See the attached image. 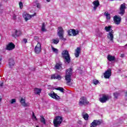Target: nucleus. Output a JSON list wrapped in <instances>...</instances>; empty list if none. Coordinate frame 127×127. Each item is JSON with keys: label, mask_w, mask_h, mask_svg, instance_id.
I'll list each match as a JSON object with an SVG mask.
<instances>
[{"label": "nucleus", "mask_w": 127, "mask_h": 127, "mask_svg": "<svg viewBox=\"0 0 127 127\" xmlns=\"http://www.w3.org/2000/svg\"><path fill=\"white\" fill-rule=\"evenodd\" d=\"M98 37H102L103 36V33L102 32L98 33Z\"/></svg>", "instance_id": "nucleus-41"}, {"label": "nucleus", "mask_w": 127, "mask_h": 127, "mask_svg": "<svg viewBox=\"0 0 127 127\" xmlns=\"http://www.w3.org/2000/svg\"><path fill=\"white\" fill-rule=\"evenodd\" d=\"M20 35H21V31L16 29L15 30V33L12 34V37H14V38L18 37V36H20Z\"/></svg>", "instance_id": "nucleus-16"}, {"label": "nucleus", "mask_w": 127, "mask_h": 127, "mask_svg": "<svg viewBox=\"0 0 127 127\" xmlns=\"http://www.w3.org/2000/svg\"><path fill=\"white\" fill-rule=\"evenodd\" d=\"M73 74V69L70 67L66 70L65 79L68 84L71 82V76Z\"/></svg>", "instance_id": "nucleus-2"}, {"label": "nucleus", "mask_w": 127, "mask_h": 127, "mask_svg": "<svg viewBox=\"0 0 127 127\" xmlns=\"http://www.w3.org/2000/svg\"><path fill=\"white\" fill-rule=\"evenodd\" d=\"M56 90H57L58 91H60V92H61V93H64V88H63L62 87L57 88H56Z\"/></svg>", "instance_id": "nucleus-31"}, {"label": "nucleus", "mask_w": 127, "mask_h": 127, "mask_svg": "<svg viewBox=\"0 0 127 127\" xmlns=\"http://www.w3.org/2000/svg\"><path fill=\"white\" fill-rule=\"evenodd\" d=\"M126 3H123L122 4L120 7V10L119 14L123 16L125 13H126V9L127 8V7L126 6Z\"/></svg>", "instance_id": "nucleus-8"}, {"label": "nucleus", "mask_w": 127, "mask_h": 127, "mask_svg": "<svg viewBox=\"0 0 127 127\" xmlns=\"http://www.w3.org/2000/svg\"><path fill=\"white\" fill-rule=\"evenodd\" d=\"M51 47H52V50L54 52H55V53H56L57 54H58V49L53 47V46H51Z\"/></svg>", "instance_id": "nucleus-32"}, {"label": "nucleus", "mask_w": 127, "mask_h": 127, "mask_svg": "<svg viewBox=\"0 0 127 127\" xmlns=\"http://www.w3.org/2000/svg\"><path fill=\"white\" fill-rule=\"evenodd\" d=\"M62 122H63V118L61 116H57L54 119L53 124L55 127H60V125L62 124Z\"/></svg>", "instance_id": "nucleus-3"}, {"label": "nucleus", "mask_w": 127, "mask_h": 127, "mask_svg": "<svg viewBox=\"0 0 127 127\" xmlns=\"http://www.w3.org/2000/svg\"><path fill=\"white\" fill-rule=\"evenodd\" d=\"M2 6V4L0 3V13H2L3 9L0 8Z\"/></svg>", "instance_id": "nucleus-39"}, {"label": "nucleus", "mask_w": 127, "mask_h": 127, "mask_svg": "<svg viewBox=\"0 0 127 127\" xmlns=\"http://www.w3.org/2000/svg\"><path fill=\"white\" fill-rule=\"evenodd\" d=\"M79 105H80V106H83V105H89V101L87 100L86 97L82 96L80 99Z\"/></svg>", "instance_id": "nucleus-7"}, {"label": "nucleus", "mask_w": 127, "mask_h": 127, "mask_svg": "<svg viewBox=\"0 0 127 127\" xmlns=\"http://www.w3.org/2000/svg\"><path fill=\"white\" fill-rule=\"evenodd\" d=\"M42 90V89L41 88H35L34 91L36 95H40Z\"/></svg>", "instance_id": "nucleus-24"}, {"label": "nucleus", "mask_w": 127, "mask_h": 127, "mask_svg": "<svg viewBox=\"0 0 127 127\" xmlns=\"http://www.w3.org/2000/svg\"><path fill=\"white\" fill-rule=\"evenodd\" d=\"M51 79L52 80H53V79H57L58 80H61V79H62V77L60 75L55 73L51 75Z\"/></svg>", "instance_id": "nucleus-17"}, {"label": "nucleus", "mask_w": 127, "mask_h": 127, "mask_svg": "<svg viewBox=\"0 0 127 127\" xmlns=\"http://www.w3.org/2000/svg\"><path fill=\"white\" fill-rule=\"evenodd\" d=\"M25 102H26L25 99H23V98L22 97L20 101V102L21 103L22 106L25 107H29V103H26Z\"/></svg>", "instance_id": "nucleus-19"}, {"label": "nucleus", "mask_w": 127, "mask_h": 127, "mask_svg": "<svg viewBox=\"0 0 127 127\" xmlns=\"http://www.w3.org/2000/svg\"><path fill=\"white\" fill-rule=\"evenodd\" d=\"M40 122L42 123V124H43V125H46V120H45V118H44V116L43 115H42L40 116Z\"/></svg>", "instance_id": "nucleus-26"}, {"label": "nucleus", "mask_w": 127, "mask_h": 127, "mask_svg": "<svg viewBox=\"0 0 127 127\" xmlns=\"http://www.w3.org/2000/svg\"><path fill=\"white\" fill-rule=\"evenodd\" d=\"M62 57L64 60L65 63L69 64L70 62H71V57H70L69 52H68L67 50H64L62 52Z\"/></svg>", "instance_id": "nucleus-1"}, {"label": "nucleus", "mask_w": 127, "mask_h": 127, "mask_svg": "<svg viewBox=\"0 0 127 127\" xmlns=\"http://www.w3.org/2000/svg\"><path fill=\"white\" fill-rule=\"evenodd\" d=\"M80 53H81V47H78L75 50L74 55L76 58H78L80 56Z\"/></svg>", "instance_id": "nucleus-18"}, {"label": "nucleus", "mask_w": 127, "mask_h": 127, "mask_svg": "<svg viewBox=\"0 0 127 127\" xmlns=\"http://www.w3.org/2000/svg\"><path fill=\"white\" fill-rule=\"evenodd\" d=\"M35 53L36 54H39L41 52V44L40 43L38 42L37 45L35 47Z\"/></svg>", "instance_id": "nucleus-13"}, {"label": "nucleus", "mask_w": 127, "mask_h": 127, "mask_svg": "<svg viewBox=\"0 0 127 127\" xmlns=\"http://www.w3.org/2000/svg\"><path fill=\"white\" fill-rule=\"evenodd\" d=\"M82 117L85 121H88L89 120V115L87 113L84 115H82Z\"/></svg>", "instance_id": "nucleus-29"}, {"label": "nucleus", "mask_w": 127, "mask_h": 127, "mask_svg": "<svg viewBox=\"0 0 127 127\" xmlns=\"http://www.w3.org/2000/svg\"><path fill=\"white\" fill-rule=\"evenodd\" d=\"M110 99H112V97L110 95L103 94L102 95V97L99 98V101L101 103L104 104V103L108 102Z\"/></svg>", "instance_id": "nucleus-5"}, {"label": "nucleus", "mask_w": 127, "mask_h": 127, "mask_svg": "<svg viewBox=\"0 0 127 127\" xmlns=\"http://www.w3.org/2000/svg\"><path fill=\"white\" fill-rule=\"evenodd\" d=\"M102 124V121L100 120H94L93 122L91 124L90 127H96L98 126H100Z\"/></svg>", "instance_id": "nucleus-12"}, {"label": "nucleus", "mask_w": 127, "mask_h": 127, "mask_svg": "<svg viewBox=\"0 0 127 127\" xmlns=\"http://www.w3.org/2000/svg\"><path fill=\"white\" fill-rule=\"evenodd\" d=\"M107 60L110 62H112V61H115V60H116V57L112 56L111 55H108L107 56Z\"/></svg>", "instance_id": "nucleus-22"}, {"label": "nucleus", "mask_w": 127, "mask_h": 127, "mask_svg": "<svg viewBox=\"0 0 127 127\" xmlns=\"http://www.w3.org/2000/svg\"><path fill=\"white\" fill-rule=\"evenodd\" d=\"M107 38L110 41L114 42V30H111V31L107 34Z\"/></svg>", "instance_id": "nucleus-14"}, {"label": "nucleus", "mask_w": 127, "mask_h": 127, "mask_svg": "<svg viewBox=\"0 0 127 127\" xmlns=\"http://www.w3.org/2000/svg\"><path fill=\"white\" fill-rule=\"evenodd\" d=\"M14 48H15V45L12 42H10L6 45L5 50L10 51L13 50Z\"/></svg>", "instance_id": "nucleus-11"}, {"label": "nucleus", "mask_w": 127, "mask_h": 127, "mask_svg": "<svg viewBox=\"0 0 127 127\" xmlns=\"http://www.w3.org/2000/svg\"><path fill=\"white\" fill-rule=\"evenodd\" d=\"M1 60H2V58H0V65L1 64Z\"/></svg>", "instance_id": "nucleus-48"}, {"label": "nucleus", "mask_w": 127, "mask_h": 127, "mask_svg": "<svg viewBox=\"0 0 127 127\" xmlns=\"http://www.w3.org/2000/svg\"><path fill=\"white\" fill-rule=\"evenodd\" d=\"M55 68H56L57 70H62V64L57 63L55 66Z\"/></svg>", "instance_id": "nucleus-23"}, {"label": "nucleus", "mask_w": 127, "mask_h": 127, "mask_svg": "<svg viewBox=\"0 0 127 127\" xmlns=\"http://www.w3.org/2000/svg\"><path fill=\"white\" fill-rule=\"evenodd\" d=\"M104 15L106 16V18L108 19V20H110V19H111V14H110V13H109L108 12H105L104 13Z\"/></svg>", "instance_id": "nucleus-27"}, {"label": "nucleus", "mask_w": 127, "mask_h": 127, "mask_svg": "<svg viewBox=\"0 0 127 127\" xmlns=\"http://www.w3.org/2000/svg\"><path fill=\"white\" fill-rule=\"evenodd\" d=\"M19 7L20 8H22L23 7V4L22 3V2L20 1L19 3Z\"/></svg>", "instance_id": "nucleus-38"}, {"label": "nucleus", "mask_w": 127, "mask_h": 127, "mask_svg": "<svg viewBox=\"0 0 127 127\" xmlns=\"http://www.w3.org/2000/svg\"><path fill=\"white\" fill-rule=\"evenodd\" d=\"M13 18L14 20L16 19V16L15 14H14V15L13 16Z\"/></svg>", "instance_id": "nucleus-47"}, {"label": "nucleus", "mask_w": 127, "mask_h": 127, "mask_svg": "<svg viewBox=\"0 0 127 127\" xmlns=\"http://www.w3.org/2000/svg\"><path fill=\"white\" fill-rule=\"evenodd\" d=\"M49 95L51 96L52 99H54L55 100H56V101H59V100H61V98L57 94H56L54 92H51L49 94Z\"/></svg>", "instance_id": "nucleus-9"}, {"label": "nucleus", "mask_w": 127, "mask_h": 127, "mask_svg": "<svg viewBox=\"0 0 127 127\" xmlns=\"http://www.w3.org/2000/svg\"><path fill=\"white\" fill-rule=\"evenodd\" d=\"M93 4L94 5L93 9L94 10H96L97 9V7H98L99 5H100V2L99 1V0H94L93 2Z\"/></svg>", "instance_id": "nucleus-20"}, {"label": "nucleus", "mask_w": 127, "mask_h": 127, "mask_svg": "<svg viewBox=\"0 0 127 127\" xmlns=\"http://www.w3.org/2000/svg\"><path fill=\"white\" fill-rule=\"evenodd\" d=\"M53 41L54 44H58V43H59V40L53 39Z\"/></svg>", "instance_id": "nucleus-34"}, {"label": "nucleus", "mask_w": 127, "mask_h": 127, "mask_svg": "<svg viewBox=\"0 0 127 127\" xmlns=\"http://www.w3.org/2000/svg\"><path fill=\"white\" fill-rule=\"evenodd\" d=\"M36 127H39V126H36Z\"/></svg>", "instance_id": "nucleus-50"}, {"label": "nucleus", "mask_w": 127, "mask_h": 127, "mask_svg": "<svg viewBox=\"0 0 127 127\" xmlns=\"http://www.w3.org/2000/svg\"><path fill=\"white\" fill-rule=\"evenodd\" d=\"M120 57H121L122 58H124V57H125V54H121Z\"/></svg>", "instance_id": "nucleus-44"}, {"label": "nucleus", "mask_w": 127, "mask_h": 127, "mask_svg": "<svg viewBox=\"0 0 127 127\" xmlns=\"http://www.w3.org/2000/svg\"><path fill=\"white\" fill-rule=\"evenodd\" d=\"M14 64H15L14 60H13V59H9V62H8V65H9V68H12V67L14 66Z\"/></svg>", "instance_id": "nucleus-21"}, {"label": "nucleus", "mask_w": 127, "mask_h": 127, "mask_svg": "<svg viewBox=\"0 0 127 127\" xmlns=\"http://www.w3.org/2000/svg\"><path fill=\"white\" fill-rule=\"evenodd\" d=\"M58 35L60 38V39L66 41V38H64V30L62 27H59L58 30Z\"/></svg>", "instance_id": "nucleus-4"}, {"label": "nucleus", "mask_w": 127, "mask_h": 127, "mask_svg": "<svg viewBox=\"0 0 127 127\" xmlns=\"http://www.w3.org/2000/svg\"><path fill=\"white\" fill-rule=\"evenodd\" d=\"M114 21L115 24H117V25H119V24L121 23V21H122V18H121V17L115 15L114 17Z\"/></svg>", "instance_id": "nucleus-15"}, {"label": "nucleus", "mask_w": 127, "mask_h": 127, "mask_svg": "<svg viewBox=\"0 0 127 127\" xmlns=\"http://www.w3.org/2000/svg\"><path fill=\"white\" fill-rule=\"evenodd\" d=\"M36 15V13H34L33 15H30L28 13H27L26 12H24L23 14V16L25 20V21H27L29 20L31 18V17H33Z\"/></svg>", "instance_id": "nucleus-6"}, {"label": "nucleus", "mask_w": 127, "mask_h": 127, "mask_svg": "<svg viewBox=\"0 0 127 127\" xmlns=\"http://www.w3.org/2000/svg\"><path fill=\"white\" fill-rule=\"evenodd\" d=\"M41 31L43 32H44V31H46V29H45V23L44 22L42 23Z\"/></svg>", "instance_id": "nucleus-30"}, {"label": "nucleus", "mask_w": 127, "mask_h": 127, "mask_svg": "<svg viewBox=\"0 0 127 127\" xmlns=\"http://www.w3.org/2000/svg\"><path fill=\"white\" fill-rule=\"evenodd\" d=\"M70 31L71 32H72V35L73 36H76V35H78V34H79V31H76V30L74 29H72V30H70Z\"/></svg>", "instance_id": "nucleus-25"}, {"label": "nucleus", "mask_w": 127, "mask_h": 127, "mask_svg": "<svg viewBox=\"0 0 127 127\" xmlns=\"http://www.w3.org/2000/svg\"><path fill=\"white\" fill-rule=\"evenodd\" d=\"M3 86V82H0V87H2Z\"/></svg>", "instance_id": "nucleus-45"}, {"label": "nucleus", "mask_w": 127, "mask_h": 127, "mask_svg": "<svg viewBox=\"0 0 127 127\" xmlns=\"http://www.w3.org/2000/svg\"><path fill=\"white\" fill-rule=\"evenodd\" d=\"M10 104H14V103H16V99H12L10 101Z\"/></svg>", "instance_id": "nucleus-35"}, {"label": "nucleus", "mask_w": 127, "mask_h": 127, "mask_svg": "<svg viewBox=\"0 0 127 127\" xmlns=\"http://www.w3.org/2000/svg\"><path fill=\"white\" fill-rule=\"evenodd\" d=\"M34 39L35 40H38V37H37V36L34 37Z\"/></svg>", "instance_id": "nucleus-46"}, {"label": "nucleus", "mask_w": 127, "mask_h": 127, "mask_svg": "<svg viewBox=\"0 0 127 127\" xmlns=\"http://www.w3.org/2000/svg\"><path fill=\"white\" fill-rule=\"evenodd\" d=\"M93 82L94 85H97V84H99V80L97 79H93Z\"/></svg>", "instance_id": "nucleus-33"}, {"label": "nucleus", "mask_w": 127, "mask_h": 127, "mask_svg": "<svg viewBox=\"0 0 127 127\" xmlns=\"http://www.w3.org/2000/svg\"><path fill=\"white\" fill-rule=\"evenodd\" d=\"M71 30H72V29H70L67 31L68 35L69 36H72V32H71Z\"/></svg>", "instance_id": "nucleus-37"}, {"label": "nucleus", "mask_w": 127, "mask_h": 127, "mask_svg": "<svg viewBox=\"0 0 127 127\" xmlns=\"http://www.w3.org/2000/svg\"><path fill=\"white\" fill-rule=\"evenodd\" d=\"M37 7H38V8H40V4L39 3H37Z\"/></svg>", "instance_id": "nucleus-42"}, {"label": "nucleus", "mask_w": 127, "mask_h": 127, "mask_svg": "<svg viewBox=\"0 0 127 127\" xmlns=\"http://www.w3.org/2000/svg\"><path fill=\"white\" fill-rule=\"evenodd\" d=\"M119 95L120 94L117 92L114 93V97L115 98V99H118V97H119Z\"/></svg>", "instance_id": "nucleus-36"}, {"label": "nucleus", "mask_w": 127, "mask_h": 127, "mask_svg": "<svg viewBox=\"0 0 127 127\" xmlns=\"http://www.w3.org/2000/svg\"><path fill=\"white\" fill-rule=\"evenodd\" d=\"M23 41L24 43H27V39H23Z\"/></svg>", "instance_id": "nucleus-43"}, {"label": "nucleus", "mask_w": 127, "mask_h": 127, "mask_svg": "<svg viewBox=\"0 0 127 127\" xmlns=\"http://www.w3.org/2000/svg\"><path fill=\"white\" fill-rule=\"evenodd\" d=\"M104 76L105 79H110V77L112 76V69H111V68H108L104 73Z\"/></svg>", "instance_id": "nucleus-10"}, {"label": "nucleus", "mask_w": 127, "mask_h": 127, "mask_svg": "<svg viewBox=\"0 0 127 127\" xmlns=\"http://www.w3.org/2000/svg\"><path fill=\"white\" fill-rule=\"evenodd\" d=\"M32 119H35L36 121H37V118H36V116H35V115H34V112H33V115L32 116Z\"/></svg>", "instance_id": "nucleus-40"}, {"label": "nucleus", "mask_w": 127, "mask_h": 127, "mask_svg": "<svg viewBox=\"0 0 127 127\" xmlns=\"http://www.w3.org/2000/svg\"><path fill=\"white\" fill-rule=\"evenodd\" d=\"M112 28V26H105V30L107 31V32H110L112 30L111 29Z\"/></svg>", "instance_id": "nucleus-28"}, {"label": "nucleus", "mask_w": 127, "mask_h": 127, "mask_svg": "<svg viewBox=\"0 0 127 127\" xmlns=\"http://www.w3.org/2000/svg\"><path fill=\"white\" fill-rule=\"evenodd\" d=\"M46 1H47V2H50V0H46Z\"/></svg>", "instance_id": "nucleus-49"}]
</instances>
